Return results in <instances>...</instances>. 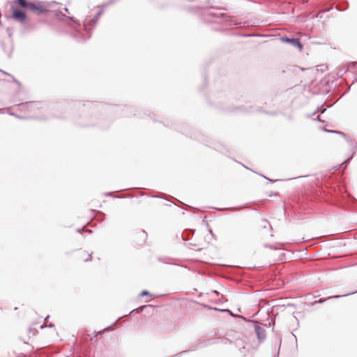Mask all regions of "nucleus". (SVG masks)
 <instances>
[{
    "label": "nucleus",
    "mask_w": 357,
    "mask_h": 357,
    "mask_svg": "<svg viewBox=\"0 0 357 357\" xmlns=\"http://www.w3.org/2000/svg\"><path fill=\"white\" fill-rule=\"evenodd\" d=\"M281 41L283 43H288L294 47H296L300 52L303 50V45L298 38H289L287 37L281 38Z\"/></svg>",
    "instance_id": "4"
},
{
    "label": "nucleus",
    "mask_w": 357,
    "mask_h": 357,
    "mask_svg": "<svg viewBox=\"0 0 357 357\" xmlns=\"http://www.w3.org/2000/svg\"><path fill=\"white\" fill-rule=\"evenodd\" d=\"M334 132H337V133H339V134H340V135H343V133H342V132H335V131H334Z\"/></svg>",
    "instance_id": "8"
},
{
    "label": "nucleus",
    "mask_w": 357,
    "mask_h": 357,
    "mask_svg": "<svg viewBox=\"0 0 357 357\" xmlns=\"http://www.w3.org/2000/svg\"><path fill=\"white\" fill-rule=\"evenodd\" d=\"M22 8H28L30 10L36 12L38 14H45L50 11L51 3L43 1L28 2L26 0H16Z\"/></svg>",
    "instance_id": "1"
},
{
    "label": "nucleus",
    "mask_w": 357,
    "mask_h": 357,
    "mask_svg": "<svg viewBox=\"0 0 357 357\" xmlns=\"http://www.w3.org/2000/svg\"><path fill=\"white\" fill-rule=\"evenodd\" d=\"M255 332L257 333V335L258 338L260 340H264L265 338V337H266V331H265V329L264 328L261 327V326H255Z\"/></svg>",
    "instance_id": "5"
},
{
    "label": "nucleus",
    "mask_w": 357,
    "mask_h": 357,
    "mask_svg": "<svg viewBox=\"0 0 357 357\" xmlns=\"http://www.w3.org/2000/svg\"><path fill=\"white\" fill-rule=\"evenodd\" d=\"M148 294H149V292H148V291H142V293L140 294V295H141L142 296H145V295H148Z\"/></svg>",
    "instance_id": "7"
},
{
    "label": "nucleus",
    "mask_w": 357,
    "mask_h": 357,
    "mask_svg": "<svg viewBox=\"0 0 357 357\" xmlns=\"http://www.w3.org/2000/svg\"><path fill=\"white\" fill-rule=\"evenodd\" d=\"M271 229L270 223L265 219L259 221L257 227V231L261 234L269 232Z\"/></svg>",
    "instance_id": "3"
},
{
    "label": "nucleus",
    "mask_w": 357,
    "mask_h": 357,
    "mask_svg": "<svg viewBox=\"0 0 357 357\" xmlns=\"http://www.w3.org/2000/svg\"><path fill=\"white\" fill-rule=\"evenodd\" d=\"M139 234L141 236L142 241H145V240L146 239V236H147L146 233L144 231H142L139 233Z\"/></svg>",
    "instance_id": "6"
},
{
    "label": "nucleus",
    "mask_w": 357,
    "mask_h": 357,
    "mask_svg": "<svg viewBox=\"0 0 357 357\" xmlns=\"http://www.w3.org/2000/svg\"><path fill=\"white\" fill-rule=\"evenodd\" d=\"M20 8L19 3L16 2V0H14L10 7L12 11L11 17L15 21L24 23L26 20V15Z\"/></svg>",
    "instance_id": "2"
}]
</instances>
